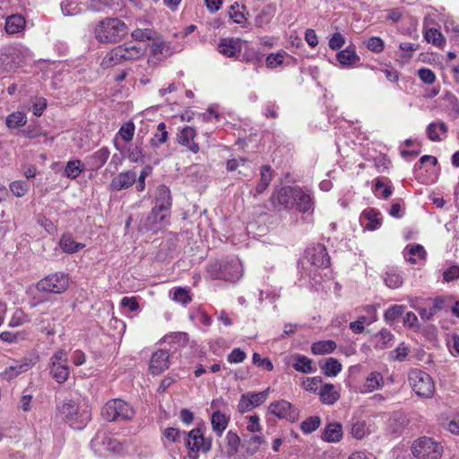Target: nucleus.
<instances>
[{
  "label": "nucleus",
  "instance_id": "obj_1",
  "mask_svg": "<svg viewBox=\"0 0 459 459\" xmlns=\"http://www.w3.org/2000/svg\"><path fill=\"white\" fill-rule=\"evenodd\" d=\"M172 197L168 186L160 185L157 187L155 204L151 212L140 222L143 231L158 232L169 224L171 213Z\"/></svg>",
  "mask_w": 459,
  "mask_h": 459
},
{
  "label": "nucleus",
  "instance_id": "obj_2",
  "mask_svg": "<svg viewBox=\"0 0 459 459\" xmlns=\"http://www.w3.org/2000/svg\"><path fill=\"white\" fill-rule=\"evenodd\" d=\"M207 273L214 280L236 282L243 276V265L236 256L214 260L207 265Z\"/></svg>",
  "mask_w": 459,
  "mask_h": 459
},
{
  "label": "nucleus",
  "instance_id": "obj_3",
  "mask_svg": "<svg viewBox=\"0 0 459 459\" xmlns=\"http://www.w3.org/2000/svg\"><path fill=\"white\" fill-rule=\"evenodd\" d=\"M128 32L126 24L118 18H105L94 29L96 39L100 43H117Z\"/></svg>",
  "mask_w": 459,
  "mask_h": 459
},
{
  "label": "nucleus",
  "instance_id": "obj_4",
  "mask_svg": "<svg viewBox=\"0 0 459 459\" xmlns=\"http://www.w3.org/2000/svg\"><path fill=\"white\" fill-rule=\"evenodd\" d=\"M31 56V51L21 44L0 48V75L16 71Z\"/></svg>",
  "mask_w": 459,
  "mask_h": 459
},
{
  "label": "nucleus",
  "instance_id": "obj_5",
  "mask_svg": "<svg viewBox=\"0 0 459 459\" xmlns=\"http://www.w3.org/2000/svg\"><path fill=\"white\" fill-rule=\"evenodd\" d=\"M57 411L64 420L74 429H82L91 420V411L80 409L73 400H65L57 405Z\"/></svg>",
  "mask_w": 459,
  "mask_h": 459
},
{
  "label": "nucleus",
  "instance_id": "obj_6",
  "mask_svg": "<svg viewBox=\"0 0 459 459\" xmlns=\"http://www.w3.org/2000/svg\"><path fill=\"white\" fill-rule=\"evenodd\" d=\"M48 371L49 376L57 384H63L67 381L71 373L67 351L58 349L51 355L48 362Z\"/></svg>",
  "mask_w": 459,
  "mask_h": 459
},
{
  "label": "nucleus",
  "instance_id": "obj_7",
  "mask_svg": "<svg viewBox=\"0 0 459 459\" xmlns=\"http://www.w3.org/2000/svg\"><path fill=\"white\" fill-rule=\"evenodd\" d=\"M411 453L418 459H439L444 452L443 445L433 437H421L414 440Z\"/></svg>",
  "mask_w": 459,
  "mask_h": 459
},
{
  "label": "nucleus",
  "instance_id": "obj_8",
  "mask_svg": "<svg viewBox=\"0 0 459 459\" xmlns=\"http://www.w3.org/2000/svg\"><path fill=\"white\" fill-rule=\"evenodd\" d=\"M408 380L415 394L422 398H431L435 393L432 377L425 371L413 368L409 371Z\"/></svg>",
  "mask_w": 459,
  "mask_h": 459
},
{
  "label": "nucleus",
  "instance_id": "obj_9",
  "mask_svg": "<svg viewBox=\"0 0 459 459\" xmlns=\"http://www.w3.org/2000/svg\"><path fill=\"white\" fill-rule=\"evenodd\" d=\"M91 448L100 456L108 453L119 454L124 450L123 443L113 434L98 431L91 441Z\"/></svg>",
  "mask_w": 459,
  "mask_h": 459
},
{
  "label": "nucleus",
  "instance_id": "obj_10",
  "mask_svg": "<svg viewBox=\"0 0 459 459\" xmlns=\"http://www.w3.org/2000/svg\"><path fill=\"white\" fill-rule=\"evenodd\" d=\"M186 437V446L188 449V455L192 459H197L199 453H207L212 448V437H205L203 431L196 428L187 434L182 433Z\"/></svg>",
  "mask_w": 459,
  "mask_h": 459
},
{
  "label": "nucleus",
  "instance_id": "obj_11",
  "mask_svg": "<svg viewBox=\"0 0 459 459\" xmlns=\"http://www.w3.org/2000/svg\"><path fill=\"white\" fill-rule=\"evenodd\" d=\"M101 414L108 421L126 420L134 417V411L125 401L113 399L105 404Z\"/></svg>",
  "mask_w": 459,
  "mask_h": 459
},
{
  "label": "nucleus",
  "instance_id": "obj_12",
  "mask_svg": "<svg viewBox=\"0 0 459 459\" xmlns=\"http://www.w3.org/2000/svg\"><path fill=\"white\" fill-rule=\"evenodd\" d=\"M69 286L68 274L63 272L50 273L38 281L36 288L39 291L60 294Z\"/></svg>",
  "mask_w": 459,
  "mask_h": 459
},
{
  "label": "nucleus",
  "instance_id": "obj_13",
  "mask_svg": "<svg viewBox=\"0 0 459 459\" xmlns=\"http://www.w3.org/2000/svg\"><path fill=\"white\" fill-rule=\"evenodd\" d=\"M268 411L278 419L286 420L291 423L299 420L300 412L297 407L286 400L271 403Z\"/></svg>",
  "mask_w": 459,
  "mask_h": 459
},
{
  "label": "nucleus",
  "instance_id": "obj_14",
  "mask_svg": "<svg viewBox=\"0 0 459 459\" xmlns=\"http://www.w3.org/2000/svg\"><path fill=\"white\" fill-rule=\"evenodd\" d=\"M35 364L36 358L33 357H22L19 359H13L1 373V377L7 381H11L30 370Z\"/></svg>",
  "mask_w": 459,
  "mask_h": 459
},
{
  "label": "nucleus",
  "instance_id": "obj_15",
  "mask_svg": "<svg viewBox=\"0 0 459 459\" xmlns=\"http://www.w3.org/2000/svg\"><path fill=\"white\" fill-rule=\"evenodd\" d=\"M299 186H284L276 188L272 195V202L277 207V204L286 210H293L295 206V197L297 196Z\"/></svg>",
  "mask_w": 459,
  "mask_h": 459
},
{
  "label": "nucleus",
  "instance_id": "obj_16",
  "mask_svg": "<svg viewBox=\"0 0 459 459\" xmlns=\"http://www.w3.org/2000/svg\"><path fill=\"white\" fill-rule=\"evenodd\" d=\"M270 391V387H268L262 392H247L243 394L238 403V412L245 413L263 404L267 400Z\"/></svg>",
  "mask_w": 459,
  "mask_h": 459
},
{
  "label": "nucleus",
  "instance_id": "obj_17",
  "mask_svg": "<svg viewBox=\"0 0 459 459\" xmlns=\"http://www.w3.org/2000/svg\"><path fill=\"white\" fill-rule=\"evenodd\" d=\"M306 259L317 268H326L330 265V256L325 247L322 244H315L305 251Z\"/></svg>",
  "mask_w": 459,
  "mask_h": 459
},
{
  "label": "nucleus",
  "instance_id": "obj_18",
  "mask_svg": "<svg viewBox=\"0 0 459 459\" xmlns=\"http://www.w3.org/2000/svg\"><path fill=\"white\" fill-rule=\"evenodd\" d=\"M219 52L227 57H236L242 50V42L239 39L224 38L218 45Z\"/></svg>",
  "mask_w": 459,
  "mask_h": 459
},
{
  "label": "nucleus",
  "instance_id": "obj_19",
  "mask_svg": "<svg viewBox=\"0 0 459 459\" xmlns=\"http://www.w3.org/2000/svg\"><path fill=\"white\" fill-rule=\"evenodd\" d=\"M124 62L140 59L146 53V48L132 42L124 43L118 46Z\"/></svg>",
  "mask_w": 459,
  "mask_h": 459
},
{
  "label": "nucleus",
  "instance_id": "obj_20",
  "mask_svg": "<svg viewBox=\"0 0 459 459\" xmlns=\"http://www.w3.org/2000/svg\"><path fill=\"white\" fill-rule=\"evenodd\" d=\"M169 366V355L165 350L155 351L150 361V370L154 375H159Z\"/></svg>",
  "mask_w": 459,
  "mask_h": 459
},
{
  "label": "nucleus",
  "instance_id": "obj_21",
  "mask_svg": "<svg viewBox=\"0 0 459 459\" xmlns=\"http://www.w3.org/2000/svg\"><path fill=\"white\" fill-rule=\"evenodd\" d=\"M294 209L302 213L314 211V197L309 191H305L299 186L297 196L295 197Z\"/></svg>",
  "mask_w": 459,
  "mask_h": 459
},
{
  "label": "nucleus",
  "instance_id": "obj_22",
  "mask_svg": "<svg viewBox=\"0 0 459 459\" xmlns=\"http://www.w3.org/2000/svg\"><path fill=\"white\" fill-rule=\"evenodd\" d=\"M136 177V173L133 170L121 172L111 180L110 189L112 191L127 189L134 184Z\"/></svg>",
  "mask_w": 459,
  "mask_h": 459
},
{
  "label": "nucleus",
  "instance_id": "obj_23",
  "mask_svg": "<svg viewBox=\"0 0 459 459\" xmlns=\"http://www.w3.org/2000/svg\"><path fill=\"white\" fill-rule=\"evenodd\" d=\"M110 152L108 147H101L91 155L86 157V163L91 170H98L104 166L109 158Z\"/></svg>",
  "mask_w": 459,
  "mask_h": 459
},
{
  "label": "nucleus",
  "instance_id": "obj_24",
  "mask_svg": "<svg viewBox=\"0 0 459 459\" xmlns=\"http://www.w3.org/2000/svg\"><path fill=\"white\" fill-rule=\"evenodd\" d=\"M230 422V416L221 412V411H215L211 416V424L213 432L218 437H221L227 429Z\"/></svg>",
  "mask_w": 459,
  "mask_h": 459
},
{
  "label": "nucleus",
  "instance_id": "obj_25",
  "mask_svg": "<svg viewBox=\"0 0 459 459\" xmlns=\"http://www.w3.org/2000/svg\"><path fill=\"white\" fill-rule=\"evenodd\" d=\"M195 136V131L193 127L186 126L183 128L178 135V143L188 148L193 153L199 152V145L193 142Z\"/></svg>",
  "mask_w": 459,
  "mask_h": 459
},
{
  "label": "nucleus",
  "instance_id": "obj_26",
  "mask_svg": "<svg viewBox=\"0 0 459 459\" xmlns=\"http://www.w3.org/2000/svg\"><path fill=\"white\" fill-rule=\"evenodd\" d=\"M447 131V126L444 122H432L427 127V135L432 142H441L446 137Z\"/></svg>",
  "mask_w": 459,
  "mask_h": 459
},
{
  "label": "nucleus",
  "instance_id": "obj_27",
  "mask_svg": "<svg viewBox=\"0 0 459 459\" xmlns=\"http://www.w3.org/2000/svg\"><path fill=\"white\" fill-rule=\"evenodd\" d=\"M320 401L326 405H333L340 399V393L334 385L327 383L322 385L318 392Z\"/></svg>",
  "mask_w": 459,
  "mask_h": 459
},
{
  "label": "nucleus",
  "instance_id": "obj_28",
  "mask_svg": "<svg viewBox=\"0 0 459 459\" xmlns=\"http://www.w3.org/2000/svg\"><path fill=\"white\" fill-rule=\"evenodd\" d=\"M321 437L323 440L330 443L340 441L342 437V425L338 422L328 423L325 426Z\"/></svg>",
  "mask_w": 459,
  "mask_h": 459
},
{
  "label": "nucleus",
  "instance_id": "obj_29",
  "mask_svg": "<svg viewBox=\"0 0 459 459\" xmlns=\"http://www.w3.org/2000/svg\"><path fill=\"white\" fill-rule=\"evenodd\" d=\"M188 341V334L183 332L171 333L163 337V342L168 343L174 350L186 347Z\"/></svg>",
  "mask_w": 459,
  "mask_h": 459
},
{
  "label": "nucleus",
  "instance_id": "obj_30",
  "mask_svg": "<svg viewBox=\"0 0 459 459\" xmlns=\"http://www.w3.org/2000/svg\"><path fill=\"white\" fill-rule=\"evenodd\" d=\"M294 362L292 367L295 370L304 373L310 374L316 371V368L313 367V361L305 355L296 354L293 357Z\"/></svg>",
  "mask_w": 459,
  "mask_h": 459
},
{
  "label": "nucleus",
  "instance_id": "obj_31",
  "mask_svg": "<svg viewBox=\"0 0 459 459\" xmlns=\"http://www.w3.org/2000/svg\"><path fill=\"white\" fill-rule=\"evenodd\" d=\"M423 37L428 43L439 48H443L446 44V39L441 31L435 28H427L424 25Z\"/></svg>",
  "mask_w": 459,
  "mask_h": 459
},
{
  "label": "nucleus",
  "instance_id": "obj_32",
  "mask_svg": "<svg viewBox=\"0 0 459 459\" xmlns=\"http://www.w3.org/2000/svg\"><path fill=\"white\" fill-rule=\"evenodd\" d=\"M320 368L326 377H336L342 369V364L334 358H327L319 362Z\"/></svg>",
  "mask_w": 459,
  "mask_h": 459
},
{
  "label": "nucleus",
  "instance_id": "obj_33",
  "mask_svg": "<svg viewBox=\"0 0 459 459\" xmlns=\"http://www.w3.org/2000/svg\"><path fill=\"white\" fill-rule=\"evenodd\" d=\"M426 255V251L421 245L415 244L407 246L404 250V257L411 264H417L423 260Z\"/></svg>",
  "mask_w": 459,
  "mask_h": 459
},
{
  "label": "nucleus",
  "instance_id": "obj_34",
  "mask_svg": "<svg viewBox=\"0 0 459 459\" xmlns=\"http://www.w3.org/2000/svg\"><path fill=\"white\" fill-rule=\"evenodd\" d=\"M25 19L21 14H13L6 18L5 30L8 34H15L22 31L25 27Z\"/></svg>",
  "mask_w": 459,
  "mask_h": 459
},
{
  "label": "nucleus",
  "instance_id": "obj_35",
  "mask_svg": "<svg viewBox=\"0 0 459 459\" xmlns=\"http://www.w3.org/2000/svg\"><path fill=\"white\" fill-rule=\"evenodd\" d=\"M384 384L383 376L377 371L371 372L367 377L363 385L362 393H372L379 389Z\"/></svg>",
  "mask_w": 459,
  "mask_h": 459
},
{
  "label": "nucleus",
  "instance_id": "obj_36",
  "mask_svg": "<svg viewBox=\"0 0 459 459\" xmlns=\"http://www.w3.org/2000/svg\"><path fill=\"white\" fill-rule=\"evenodd\" d=\"M337 61L342 66H350L356 64L359 60V56L352 48H346L336 54Z\"/></svg>",
  "mask_w": 459,
  "mask_h": 459
},
{
  "label": "nucleus",
  "instance_id": "obj_37",
  "mask_svg": "<svg viewBox=\"0 0 459 459\" xmlns=\"http://www.w3.org/2000/svg\"><path fill=\"white\" fill-rule=\"evenodd\" d=\"M273 179V170L269 165H263L260 169V180L255 187V194L264 193Z\"/></svg>",
  "mask_w": 459,
  "mask_h": 459
},
{
  "label": "nucleus",
  "instance_id": "obj_38",
  "mask_svg": "<svg viewBox=\"0 0 459 459\" xmlns=\"http://www.w3.org/2000/svg\"><path fill=\"white\" fill-rule=\"evenodd\" d=\"M337 348V344L333 340L318 341L311 345V352L314 355H325L332 353Z\"/></svg>",
  "mask_w": 459,
  "mask_h": 459
},
{
  "label": "nucleus",
  "instance_id": "obj_39",
  "mask_svg": "<svg viewBox=\"0 0 459 459\" xmlns=\"http://www.w3.org/2000/svg\"><path fill=\"white\" fill-rule=\"evenodd\" d=\"M168 137L169 133L167 131L166 124L163 122L159 123L155 134L150 140L151 147L154 150L159 148L161 144L167 142Z\"/></svg>",
  "mask_w": 459,
  "mask_h": 459
},
{
  "label": "nucleus",
  "instance_id": "obj_40",
  "mask_svg": "<svg viewBox=\"0 0 459 459\" xmlns=\"http://www.w3.org/2000/svg\"><path fill=\"white\" fill-rule=\"evenodd\" d=\"M224 441L226 443L227 455L229 456L237 455L241 443L239 436L235 431L229 430L225 436Z\"/></svg>",
  "mask_w": 459,
  "mask_h": 459
},
{
  "label": "nucleus",
  "instance_id": "obj_41",
  "mask_svg": "<svg viewBox=\"0 0 459 459\" xmlns=\"http://www.w3.org/2000/svg\"><path fill=\"white\" fill-rule=\"evenodd\" d=\"M123 63L122 56L119 51L118 46L108 51L103 57L100 65L103 68H109Z\"/></svg>",
  "mask_w": 459,
  "mask_h": 459
},
{
  "label": "nucleus",
  "instance_id": "obj_42",
  "mask_svg": "<svg viewBox=\"0 0 459 459\" xmlns=\"http://www.w3.org/2000/svg\"><path fill=\"white\" fill-rule=\"evenodd\" d=\"M84 170V166L80 160H69L64 169V176L70 178H77Z\"/></svg>",
  "mask_w": 459,
  "mask_h": 459
},
{
  "label": "nucleus",
  "instance_id": "obj_43",
  "mask_svg": "<svg viewBox=\"0 0 459 459\" xmlns=\"http://www.w3.org/2000/svg\"><path fill=\"white\" fill-rule=\"evenodd\" d=\"M59 246L64 252L68 254H74L84 247L83 244L76 242L71 235H63Z\"/></svg>",
  "mask_w": 459,
  "mask_h": 459
},
{
  "label": "nucleus",
  "instance_id": "obj_44",
  "mask_svg": "<svg viewBox=\"0 0 459 459\" xmlns=\"http://www.w3.org/2000/svg\"><path fill=\"white\" fill-rule=\"evenodd\" d=\"M385 284L390 289H398L403 285V277L396 270L391 269L383 275Z\"/></svg>",
  "mask_w": 459,
  "mask_h": 459
},
{
  "label": "nucleus",
  "instance_id": "obj_45",
  "mask_svg": "<svg viewBox=\"0 0 459 459\" xmlns=\"http://www.w3.org/2000/svg\"><path fill=\"white\" fill-rule=\"evenodd\" d=\"M274 15V8L272 5H266L263 10L255 16V23L257 27H264L270 23Z\"/></svg>",
  "mask_w": 459,
  "mask_h": 459
},
{
  "label": "nucleus",
  "instance_id": "obj_46",
  "mask_svg": "<svg viewBox=\"0 0 459 459\" xmlns=\"http://www.w3.org/2000/svg\"><path fill=\"white\" fill-rule=\"evenodd\" d=\"M244 442L243 446L246 447L247 455H253L259 451L261 445L264 443V439L261 436L253 435L248 439H245Z\"/></svg>",
  "mask_w": 459,
  "mask_h": 459
},
{
  "label": "nucleus",
  "instance_id": "obj_47",
  "mask_svg": "<svg viewBox=\"0 0 459 459\" xmlns=\"http://www.w3.org/2000/svg\"><path fill=\"white\" fill-rule=\"evenodd\" d=\"M394 334L387 329H382L376 335V347L380 350H385L392 345Z\"/></svg>",
  "mask_w": 459,
  "mask_h": 459
},
{
  "label": "nucleus",
  "instance_id": "obj_48",
  "mask_svg": "<svg viewBox=\"0 0 459 459\" xmlns=\"http://www.w3.org/2000/svg\"><path fill=\"white\" fill-rule=\"evenodd\" d=\"M27 122V117L22 112H13L8 115L5 119V124L8 128L15 129L23 126Z\"/></svg>",
  "mask_w": 459,
  "mask_h": 459
},
{
  "label": "nucleus",
  "instance_id": "obj_49",
  "mask_svg": "<svg viewBox=\"0 0 459 459\" xmlns=\"http://www.w3.org/2000/svg\"><path fill=\"white\" fill-rule=\"evenodd\" d=\"M12 194L16 197H23L30 189V184L25 180H14L9 184Z\"/></svg>",
  "mask_w": 459,
  "mask_h": 459
},
{
  "label": "nucleus",
  "instance_id": "obj_50",
  "mask_svg": "<svg viewBox=\"0 0 459 459\" xmlns=\"http://www.w3.org/2000/svg\"><path fill=\"white\" fill-rule=\"evenodd\" d=\"M373 193L379 198L386 199L392 195V189L390 186L385 184L382 178H377L375 180Z\"/></svg>",
  "mask_w": 459,
  "mask_h": 459
},
{
  "label": "nucleus",
  "instance_id": "obj_51",
  "mask_svg": "<svg viewBox=\"0 0 459 459\" xmlns=\"http://www.w3.org/2000/svg\"><path fill=\"white\" fill-rule=\"evenodd\" d=\"M321 424V419L318 416H310L300 424V429L304 434H310L316 430Z\"/></svg>",
  "mask_w": 459,
  "mask_h": 459
},
{
  "label": "nucleus",
  "instance_id": "obj_52",
  "mask_svg": "<svg viewBox=\"0 0 459 459\" xmlns=\"http://www.w3.org/2000/svg\"><path fill=\"white\" fill-rule=\"evenodd\" d=\"M118 5L116 0H91L88 8L93 12H105L106 9Z\"/></svg>",
  "mask_w": 459,
  "mask_h": 459
},
{
  "label": "nucleus",
  "instance_id": "obj_53",
  "mask_svg": "<svg viewBox=\"0 0 459 459\" xmlns=\"http://www.w3.org/2000/svg\"><path fill=\"white\" fill-rule=\"evenodd\" d=\"M60 6L63 13L66 16L76 15L82 12L78 3L74 0H63Z\"/></svg>",
  "mask_w": 459,
  "mask_h": 459
},
{
  "label": "nucleus",
  "instance_id": "obj_54",
  "mask_svg": "<svg viewBox=\"0 0 459 459\" xmlns=\"http://www.w3.org/2000/svg\"><path fill=\"white\" fill-rule=\"evenodd\" d=\"M405 306L394 305L389 307L384 314V318L386 322H394L398 319L404 312Z\"/></svg>",
  "mask_w": 459,
  "mask_h": 459
},
{
  "label": "nucleus",
  "instance_id": "obj_55",
  "mask_svg": "<svg viewBox=\"0 0 459 459\" xmlns=\"http://www.w3.org/2000/svg\"><path fill=\"white\" fill-rule=\"evenodd\" d=\"M26 337L27 333L25 332L4 331L0 333V339L8 343L19 342L26 339Z\"/></svg>",
  "mask_w": 459,
  "mask_h": 459
},
{
  "label": "nucleus",
  "instance_id": "obj_56",
  "mask_svg": "<svg viewBox=\"0 0 459 459\" xmlns=\"http://www.w3.org/2000/svg\"><path fill=\"white\" fill-rule=\"evenodd\" d=\"M363 214L365 218L368 221V224L367 225L368 229L373 230H377L380 226L381 222L380 220L378 219L380 213L374 209H369L364 211Z\"/></svg>",
  "mask_w": 459,
  "mask_h": 459
},
{
  "label": "nucleus",
  "instance_id": "obj_57",
  "mask_svg": "<svg viewBox=\"0 0 459 459\" xmlns=\"http://www.w3.org/2000/svg\"><path fill=\"white\" fill-rule=\"evenodd\" d=\"M368 433L365 421L358 420L351 426V434L357 439H362Z\"/></svg>",
  "mask_w": 459,
  "mask_h": 459
},
{
  "label": "nucleus",
  "instance_id": "obj_58",
  "mask_svg": "<svg viewBox=\"0 0 459 459\" xmlns=\"http://www.w3.org/2000/svg\"><path fill=\"white\" fill-rule=\"evenodd\" d=\"M287 56V53L284 51H281L276 54H270L266 57L267 67L272 69L276 68L277 66L281 65L283 63L285 56Z\"/></svg>",
  "mask_w": 459,
  "mask_h": 459
},
{
  "label": "nucleus",
  "instance_id": "obj_59",
  "mask_svg": "<svg viewBox=\"0 0 459 459\" xmlns=\"http://www.w3.org/2000/svg\"><path fill=\"white\" fill-rule=\"evenodd\" d=\"M131 36L137 41L151 40L154 39L155 32L151 29H136Z\"/></svg>",
  "mask_w": 459,
  "mask_h": 459
},
{
  "label": "nucleus",
  "instance_id": "obj_60",
  "mask_svg": "<svg viewBox=\"0 0 459 459\" xmlns=\"http://www.w3.org/2000/svg\"><path fill=\"white\" fill-rule=\"evenodd\" d=\"M117 134L125 142H130L134 134V124L131 121L125 123Z\"/></svg>",
  "mask_w": 459,
  "mask_h": 459
},
{
  "label": "nucleus",
  "instance_id": "obj_61",
  "mask_svg": "<svg viewBox=\"0 0 459 459\" xmlns=\"http://www.w3.org/2000/svg\"><path fill=\"white\" fill-rule=\"evenodd\" d=\"M173 299L185 306L192 300L189 290L181 287L175 289Z\"/></svg>",
  "mask_w": 459,
  "mask_h": 459
},
{
  "label": "nucleus",
  "instance_id": "obj_62",
  "mask_svg": "<svg viewBox=\"0 0 459 459\" xmlns=\"http://www.w3.org/2000/svg\"><path fill=\"white\" fill-rule=\"evenodd\" d=\"M127 159L131 161V162H134V163H137V162H140V161H143V149L140 147V146H134V147H129L127 149Z\"/></svg>",
  "mask_w": 459,
  "mask_h": 459
},
{
  "label": "nucleus",
  "instance_id": "obj_63",
  "mask_svg": "<svg viewBox=\"0 0 459 459\" xmlns=\"http://www.w3.org/2000/svg\"><path fill=\"white\" fill-rule=\"evenodd\" d=\"M367 48L375 53H380L384 50L385 43L379 37H371L367 41Z\"/></svg>",
  "mask_w": 459,
  "mask_h": 459
},
{
  "label": "nucleus",
  "instance_id": "obj_64",
  "mask_svg": "<svg viewBox=\"0 0 459 459\" xmlns=\"http://www.w3.org/2000/svg\"><path fill=\"white\" fill-rule=\"evenodd\" d=\"M247 358V354L239 348L233 349L228 355L227 359L231 364L243 362Z\"/></svg>",
  "mask_w": 459,
  "mask_h": 459
}]
</instances>
